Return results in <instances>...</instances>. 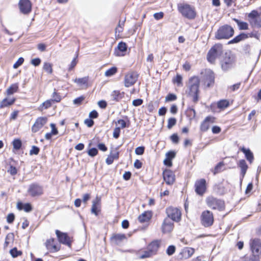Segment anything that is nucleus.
Segmentation results:
<instances>
[{"label": "nucleus", "mask_w": 261, "mask_h": 261, "mask_svg": "<svg viewBox=\"0 0 261 261\" xmlns=\"http://www.w3.org/2000/svg\"><path fill=\"white\" fill-rule=\"evenodd\" d=\"M200 80L197 76H193L189 79L188 84L189 92L190 96L193 97V101L196 103L198 100V92Z\"/></svg>", "instance_id": "1"}, {"label": "nucleus", "mask_w": 261, "mask_h": 261, "mask_svg": "<svg viewBox=\"0 0 261 261\" xmlns=\"http://www.w3.org/2000/svg\"><path fill=\"white\" fill-rule=\"evenodd\" d=\"M220 63L222 70L224 71H227L234 66V57L231 51L226 52L221 58Z\"/></svg>", "instance_id": "2"}, {"label": "nucleus", "mask_w": 261, "mask_h": 261, "mask_svg": "<svg viewBox=\"0 0 261 261\" xmlns=\"http://www.w3.org/2000/svg\"><path fill=\"white\" fill-rule=\"evenodd\" d=\"M178 12L185 17L189 19H193L196 17V12L194 7L186 3L177 4Z\"/></svg>", "instance_id": "3"}, {"label": "nucleus", "mask_w": 261, "mask_h": 261, "mask_svg": "<svg viewBox=\"0 0 261 261\" xmlns=\"http://www.w3.org/2000/svg\"><path fill=\"white\" fill-rule=\"evenodd\" d=\"M234 33V29L228 24L220 27L215 33V38L218 40L228 39L231 37Z\"/></svg>", "instance_id": "4"}, {"label": "nucleus", "mask_w": 261, "mask_h": 261, "mask_svg": "<svg viewBox=\"0 0 261 261\" xmlns=\"http://www.w3.org/2000/svg\"><path fill=\"white\" fill-rule=\"evenodd\" d=\"M160 247V242L159 241L154 240L152 241L148 244L146 250L142 252V254L140 255L139 258L140 259H144L155 255Z\"/></svg>", "instance_id": "5"}, {"label": "nucleus", "mask_w": 261, "mask_h": 261, "mask_svg": "<svg viewBox=\"0 0 261 261\" xmlns=\"http://www.w3.org/2000/svg\"><path fill=\"white\" fill-rule=\"evenodd\" d=\"M205 201L207 206L213 210H217L221 211L224 209V202L213 196L207 197Z\"/></svg>", "instance_id": "6"}, {"label": "nucleus", "mask_w": 261, "mask_h": 261, "mask_svg": "<svg viewBox=\"0 0 261 261\" xmlns=\"http://www.w3.org/2000/svg\"><path fill=\"white\" fill-rule=\"evenodd\" d=\"M222 52V45L220 44L214 45L208 51L207 60L211 63H214L216 58Z\"/></svg>", "instance_id": "7"}, {"label": "nucleus", "mask_w": 261, "mask_h": 261, "mask_svg": "<svg viewBox=\"0 0 261 261\" xmlns=\"http://www.w3.org/2000/svg\"><path fill=\"white\" fill-rule=\"evenodd\" d=\"M201 224L204 227H210L213 224L214 216L212 212L208 210L203 211L201 215Z\"/></svg>", "instance_id": "8"}, {"label": "nucleus", "mask_w": 261, "mask_h": 261, "mask_svg": "<svg viewBox=\"0 0 261 261\" xmlns=\"http://www.w3.org/2000/svg\"><path fill=\"white\" fill-rule=\"evenodd\" d=\"M166 212L167 218L171 219L172 221L178 222L180 220L181 212L178 208L171 206L167 208Z\"/></svg>", "instance_id": "9"}, {"label": "nucleus", "mask_w": 261, "mask_h": 261, "mask_svg": "<svg viewBox=\"0 0 261 261\" xmlns=\"http://www.w3.org/2000/svg\"><path fill=\"white\" fill-rule=\"evenodd\" d=\"M28 194L32 197L39 196L43 194V187L37 183L31 184L28 189Z\"/></svg>", "instance_id": "10"}, {"label": "nucleus", "mask_w": 261, "mask_h": 261, "mask_svg": "<svg viewBox=\"0 0 261 261\" xmlns=\"http://www.w3.org/2000/svg\"><path fill=\"white\" fill-rule=\"evenodd\" d=\"M138 74L136 72L130 71L125 74L124 78V86L129 87L133 86L137 81Z\"/></svg>", "instance_id": "11"}, {"label": "nucleus", "mask_w": 261, "mask_h": 261, "mask_svg": "<svg viewBox=\"0 0 261 261\" xmlns=\"http://www.w3.org/2000/svg\"><path fill=\"white\" fill-rule=\"evenodd\" d=\"M195 191L197 194L202 196L206 192V180L204 178L197 180L195 183Z\"/></svg>", "instance_id": "12"}, {"label": "nucleus", "mask_w": 261, "mask_h": 261, "mask_svg": "<svg viewBox=\"0 0 261 261\" xmlns=\"http://www.w3.org/2000/svg\"><path fill=\"white\" fill-rule=\"evenodd\" d=\"M56 234L60 243L66 245L69 247H71L72 241L67 233L62 232L59 230H56Z\"/></svg>", "instance_id": "13"}, {"label": "nucleus", "mask_w": 261, "mask_h": 261, "mask_svg": "<svg viewBox=\"0 0 261 261\" xmlns=\"http://www.w3.org/2000/svg\"><path fill=\"white\" fill-rule=\"evenodd\" d=\"M18 5L20 12L23 14H28L32 10V4L29 0H20Z\"/></svg>", "instance_id": "14"}, {"label": "nucleus", "mask_w": 261, "mask_h": 261, "mask_svg": "<svg viewBox=\"0 0 261 261\" xmlns=\"http://www.w3.org/2000/svg\"><path fill=\"white\" fill-rule=\"evenodd\" d=\"M164 180L168 185H172L175 180V174L173 171L170 170L166 169L163 173Z\"/></svg>", "instance_id": "15"}, {"label": "nucleus", "mask_w": 261, "mask_h": 261, "mask_svg": "<svg viewBox=\"0 0 261 261\" xmlns=\"http://www.w3.org/2000/svg\"><path fill=\"white\" fill-rule=\"evenodd\" d=\"M47 119L45 117L38 118L32 127L33 133L38 132L47 122Z\"/></svg>", "instance_id": "16"}, {"label": "nucleus", "mask_w": 261, "mask_h": 261, "mask_svg": "<svg viewBox=\"0 0 261 261\" xmlns=\"http://www.w3.org/2000/svg\"><path fill=\"white\" fill-rule=\"evenodd\" d=\"M250 248L253 254H261V240L254 239L251 241Z\"/></svg>", "instance_id": "17"}, {"label": "nucleus", "mask_w": 261, "mask_h": 261, "mask_svg": "<svg viewBox=\"0 0 261 261\" xmlns=\"http://www.w3.org/2000/svg\"><path fill=\"white\" fill-rule=\"evenodd\" d=\"M54 239H50L46 240L45 245L46 249L50 252H56L60 250V247L57 245Z\"/></svg>", "instance_id": "18"}, {"label": "nucleus", "mask_w": 261, "mask_h": 261, "mask_svg": "<svg viewBox=\"0 0 261 261\" xmlns=\"http://www.w3.org/2000/svg\"><path fill=\"white\" fill-rule=\"evenodd\" d=\"M215 119L213 116H207L201 123L200 130L202 132H206L209 129L210 124L215 122Z\"/></svg>", "instance_id": "19"}, {"label": "nucleus", "mask_w": 261, "mask_h": 261, "mask_svg": "<svg viewBox=\"0 0 261 261\" xmlns=\"http://www.w3.org/2000/svg\"><path fill=\"white\" fill-rule=\"evenodd\" d=\"M204 84L207 87H210L214 85L215 82V74L211 70L207 71L204 75Z\"/></svg>", "instance_id": "20"}, {"label": "nucleus", "mask_w": 261, "mask_h": 261, "mask_svg": "<svg viewBox=\"0 0 261 261\" xmlns=\"http://www.w3.org/2000/svg\"><path fill=\"white\" fill-rule=\"evenodd\" d=\"M173 228V223L169 218H166L162 225L163 232L167 233L171 232Z\"/></svg>", "instance_id": "21"}, {"label": "nucleus", "mask_w": 261, "mask_h": 261, "mask_svg": "<svg viewBox=\"0 0 261 261\" xmlns=\"http://www.w3.org/2000/svg\"><path fill=\"white\" fill-rule=\"evenodd\" d=\"M124 92H120L119 90H114L110 94V99L114 102H118L124 97Z\"/></svg>", "instance_id": "22"}, {"label": "nucleus", "mask_w": 261, "mask_h": 261, "mask_svg": "<svg viewBox=\"0 0 261 261\" xmlns=\"http://www.w3.org/2000/svg\"><path fill=\"white\" fill-rule=\"evenodd\" d=\"M126 237L124 234H115L112 236L110 240L112 244L118 245Z\"/></svg>", "instance_id": "23"}, {"label": "nucleus", "mask_w": 261, "mask_h": 261, "mask_svg": "<svg viewBox=\"0 0 261 261\" xmlns=\"http://www.w3.org/2000/svg\"><path fill=\"white\" fill-rule=\"evenodd\" d=\"M238 167L241 169V176L243 178L246 173L248 166L245 160H241L238 163Z\"/></svg>", "instance_id": "24"}, {"label": "nucleus", "mask_w": 261, "mask_h": 261, "mask_svg": "<svg viewBox=\"0 0 261 261\" xmlns=\"http://www.w3.org/2000/svg\"><path fill=\"white\" fill-rule=\"evenodd\" d=\"M240 150L244 153L247 160L251 164L254 160V155L250 149L249 148L246 149L244 147H242L240 148Z\"/></svg>", "instance_id": "25"}, {"label": "nucleus", "mask_w": 261, "mask_h": 261, "mask_svg": "<svg viewBox=\"0 0 261 261\" xmlns=\"http://www.w3.org/2000/svg\"><path fill=\"white\" fill-rule=\"evenodd\" d=\"M119 152L116 149L113 152H111L110 155L106 159V162L108 165H111L113 163L114 160H117L119 158Z\"/></svg>", "instance_id": "26"}, {"label": "nucleus", "mask_w": 261, "mask_h": 261, "mask_svg": "<svg viewBox=\"0 0 261 261\" xmlns=\"http://www.w3.org/2000/svg\"><path fill=\"white\" fill-rule=\"evenodd\" d=\"M151 217V212L145 211L138 217V220L140 222L143 223L149 221Z\"/></svg>", "instance_id": "27"}, {"label": "nucleus", "mask_w": 261, "mask_h": 261, "mask_svg": "<svg viewBox=\"0 0 261 261\" xmlns=\"http://www.w3.org/2000/svg\"><path fill=\"white\" fill-rule=\"evenodd\" d=\"M248 38V35L244 33H241L239 35L236 36L233 39L230 40L228 42V44H233V43H237L239 42L243 41Z\"/></svg>", "instance_id": "28"}, {"label": "nucleus", "mask_w": 261, "mask_h": 261, "mask_svg": "<svg viewBox=\"0 0 261 261\" xmlns=\"http://www.w3.org/2000/svg\"><path fill=\"white\" fill-rule=\"evenodd\" d=\"M195 250L192 248L186 247L182 250L181 255L185 259L190 258L194 253Z\"/></svg>", "instance_id": "29"}, {"label": "nucleus", "mask_w": 261, "mask_h": 261, "mask_svg": "<svg viewBox=\"0 0 261 261\" xmlns=\"http://www.w3.org/2000/svg\"><path fill=\"white\" fill-rule=\"evenodd\" d=\"M89 76H85L82 78H76L74 80V83L78 84L79 86H85L86 88L89 87L88 81Z\"/></svg>", "instance_id": "30"}, {"label": "nucleus", "mask_w": 261, "mask_h": 261, "mask_svg": "<svg viewBox=\"0 0 261 261\" xmlns=\"http://www.w3.org/2000/svg\"><path fill=\"white\" fill-rule=\"evenodd\" d=\"M16 99L13 98L12 99H8V98H4L0 103V109L12 105L15 101Z\"/></svg>", "instance_id": "31"}, {"label": "nucleus", "mask_w": 261, "mask_h": 261, "mask_svg": "<svg viewBox=\"0 0 261 261\" xmlns=\"http://www.w3.org/2000/svg\"><path fill=\"white\" fill-rule=\"evenodd\" d=\"M100 204V199L97 197L92 201V205L91 207V213L94 214L95 216L98 215V206Z\"/></svg>", "instance_id": "32"}, {"label": "nucleus", "mask_w": 261, "mask_h": 261, "mask_svg": "<svg viewBox=\"0 0 261 261\" xmlns=\"http://www.w3.org/2000/svg\"><path fill=\"white\" fill-rule=\"evenodd\" d=\"M117 49H118V50H117L116 49L115 50V55L116 56H120V54L119 53V51H121V52L125 51L127 49V45L125 42L121 41L118 43V44L117 45Z\"/></svg>", "instance_id": "33"}, {"label": "nucleus", "mask_w": 261, "mask_h": 261, "mask_svg": "<svg viewBox=\"0 0 261 261\" xmlns=\"http://www.w3.org/2000/svg\"><path fill=\"white\" fill-rule=\"evenodd\" d=\"M232 20L237 23L240 30H246L248 29V24L246 22L242 21L236 18H232Z\"/></svg>", "instance_id": "34"}, {"label": "nucleus", "mask_w": 261, "mask_h": 261, "mask_svg": "<svg viewBox=\"0 0 261 261\" xmlns=\"http://www.w3.org/2000/svg\"><path fill=\"white\" fill-rule=\"evenodd\" d=\"M252 27L261 28V17L260 16L253 19H248Z\"/></svg>", "instance_id": "35"}, {"label": "nucleus", "mask_w": 261, "mask_h": 261, "mask_svg": "<svg viewBox=\"0 0 261 261\" xmlns=\"http://www.w3.org/2000/svg\"><path fill=\"white\" fill-rule=\"evenodd\" d=\"M18 90V84L15 83L11 85L7 90L6 93L8 95H12L17 92Z\"/></svg>", "instance_id": "36"}, {"label": "nucleus", "mask_w": 261, "mask_h": 261, "mask_svg": "<svg viewBox=\"0 0 261 261\" xmlns=\"http://www.w3.org/2000/svg\"><path fill=\"white\" fill-rule=\"evenodd\" d=\"M53 101L51 99L46 100L38 108L39 110L42 111L43 109H47L50 108L52 105Z\"/></svg>", "instance_id": "37"}, {"label": "nucleus", "mask_w": 261, "mask_h": 261, "mask_svg": "<svg viewBox=\"0 0 261 261\" xmlns=\"http://www.w3.org/2000/svg\"><path fill=\"white\" fill-rule=\"evenodd\" d=\"M224 166V163L223 162H219L215 167L214 169L212 170L214 175L220 173L222 171V168Z\"/></svg>", "instance_id": "38"}, {"label": "nucleus", "mask_w": 261, "mask_h": 261, "mask_svg": "<svg viewBox=\"0 0 261 261\" xmlns=\"http://www.w3.org/2000/svg\"><path fill=\"white\" fill-rule=\"evenodd\" d=\"M14 149L19 150L22 146V142L20 139H14L12 142Z\"/></svg>", "instance_id": "39"}, {"label": "nucleus", "mask_w": 261, "mask_h": 261, "mask_svg": "<svg viewBox=\"0 0 261 261\" xmlns=\"http://www.w3.org/2000/svg\"><path fill=\"white\" fill-rule=\"evenodd\" d=\"M229 106V102L227 100H221L218 102L217 106L218 108L224 109Z\"/></svg>", "instance_id": "40"}, {"label": "nucleus", "mask_w": 261, "mask_h": 261, "mask_svg": "<svg viewBox=\"0 0 261 261\" xmlns=\"http://www.w3.org/2000/svg\"><path fill=\"white\" fill-rule=\"evenodd\" d=\"M117 70L116 67H112L105 72V75L106 76H111L116 73Z\"/></svg>", "instance_id": "41"}, {"label": "nucleus", "mask_w": 261, "mask_h": 261, "mask_svg": "<svg viewBox=\"0 0 261 261\" xmlns=\"http://www.w3.org/2000/svg\"><path fill=\"white\" fill-rule=\"evenodd\" d=\"M10 253L13 257H16L22 254V252L18 251L16 247L11 249Z\"/></svg>", "instance_id": "42"}, {"label": "nucleus", "mask_w": 261, "mask_h": 261, "mask_svg": "<svg viewBox=\"0 0 261 261\" xmlns=\"http://www.w3.org/2000/svg\"><path fill=\"white\" fill-rule=\"evenodd\" d=\"M43 69L49 74L53 72L52 65L49 63L45 62L44 63Z\"/></svg>", "instance_id": "43"}, {"label": "nucleus", "mask_w": 261, "mask_h": 261, "mask_svg": "<svg viewBox=\"0 0 261 261\" xmlns=\"http://www.w3.org/2000/svg\"><path fill=\"white\" fill-rule=\"evenodd\" d=\"M182 76L179 74H177L175 77L173 79V82L176 83L178 86H182Z\"/></svg>", "instance_id": "44"}, {"label": "nucleus", "mask_w": 261, "mask_h": 261, "mask_svg": "<svg viewBox=\"0 0 261 261\" xmlns=\"http://www.w3.org/2000/svg\"><path fill=\"white\" fill-rule=\"evenodd\" d=\"M176 123V119L175 118H170L168 120L167 127L171 129Z\"/></svg>", "instance_id": "45"}, {"label": "nucleus", "mask_w": 261, "mask_h": 261, "mask_svg": "<svg viewBox=\"0 0 261 261\" xmlns=\"http://www.w3.org/2000/svg\"><path fill=\"white\" fill-rule=\"evenodd\" d=\"M77 57H78V54L76 53L75 57L73 58V59L71 61V62L69 66V68H68L69 71L72 70L74 68V67L76 66V65L77 63V61L76 60Z\"/></svg>", "instance_id": "46"}, {"label": "nucleus", "mask_w": 261, "mask_h": 261, "mask_svg": "<svg viewBox=\"0 0 261 261\" xmlns=\"http://www.w3.org/2000/svg\"><path fill=\"white\" fill-rule=\"evenodd\" d=\"M87 153L90 156L94 157L98 154V150L96 148H91L88 150Z\"/></svg>", "instance_id": "47"}, {"label": "nucleus", "mask_w": 261, "mask_h": 261, "mask_svg": "<svg viewBox=\"0 0 261 261\" xmlns=\"http://www.w3.org/2000/svg\"><path fill=\"white\" fill-rule=\"evenodd\" d=\"M259 16H260V14L258 13V12L256 10H252L248 15L249 19H253L254 18L257 17Z\"/></svg>", "instance_id": "48"}, {"label": "nucleus", "mask_w": 261, "mask_h": 261, "mask_svg": "<svg viewBox=\"0 0 261 261\" xmlns=\"http://www.w3.org/2000/svg\"><path fill=\"white\" fill-rule=\"evenodd\" d=\"M175 250H176V248H175V246L170 245L167 248V249L166 250V253L168 255L171 256L175 253Z\"/></svg>", "instance_id": "49"}, {"label": "nucleus", "mask_w": 261, "mask_h": 261, "mask_svg": "<svg viewBox=\"0 0 261 261\" xmlns=\"http://www.w3.org/2000/svg\"><path fill=\"white\" fill-rule=\"evenodd\" d=\"M177 99V96L175 94L172 93H169L166 97L165 100L166 101H174Z\"/></svg>", "instance_id": "50"}, {"label": "nucleus", "mask_w": 261, "mask_h": 261, "mask_svg": "<svg viewBox=\"0 0 261 261\" xmlns=\"http://www.w3.org/2000/svg\"><path fill=\"white\" fill-rule=\"evenodd\" d=\"M52 97H53V99H51V100H53V101H55V102H57L60 101V100L61 99V96L59 95V94H58L56 92L55 89L54 90V92L53 93Z\"/></svg>", "instance_id": "51"}, {"label": "nucleus", "mask_w": 261, "mask_h": 261, "mask_svg": "<svg viewBox=\"0 0 261 261\" xmlns=\"http://www.w3.org/2000/svg\"><path fill=\"white\" fill-rule=\"evenodd\" d=\"M40 151V149L39 147H38L36 146H32V149L30 151V155H37Z\"/></svg>", "instance_id": "52"}, {"label": "nucleus", "mask_w": 261, "mask_h": 261, "mask_svg": "<svg viewBox=\"0 0 261 261\" xmlns=\"http://www.w3.org/2000/svg\"><path fill=\"white\" fill-rule=\"evenodd\" d=\"M145 151V147L144 146H139L135 149V153L137 155H142Z\"/></svg>", "instance_id": "53"}, {"label": "nucleus", "mask_w": 261, "mask_h": 261, "mask_svg": "<svg viewBox=\"0 0 261 261\" xmlns=\"http://www.w3.org/2000/svg\"><path fill=\"white\" fill-rule=\"evenodd\" d=\"M24 62V59L22 57H20L16 62L13 65V68L15 69L17 68L19 66L22 64Z\"/></svg>", "instance_id": "54"}, {"label": "nucleus", "mask_w": 261, "mask_h": 261, "mask_svg": "<svg viewBox=\"0 0 261 261\" xmlns=\"http://www.w3.org/2000/svg\"><path fill=\"white\" fill-rule=\"evenodd\" d=\"M170 139L174 144H177L179 142V137L177 134H173L170 136Z\"/></svg>", "instance_id": "55"}, {"label": "nucleus", "mask_w": 261, "mask_h": 261, "mask_svg": "<svg viewBox=\"0 0 261 261\" xmlns=\"http://www.w3.org/2000/svg\"><path fill=\"white\" fill-rule=\"evenodd\" d=\"M244 261H258V255L252 254L249 257H246Z\"/></svg>", "instance_id": "56"}, {"label": "nucleus", "mask_w": 261, "mask_h": 261, "mask_svg": "<svg viewBox=\"0 0 261 261\" xmlns=\"http://www.w3.org/2000/svg\"><path fill=\"white\" fill-rule=\"evenodd\" d=\"M15 219V215L13 213H10L8 214L7 217V221L9 223H12L13 222Z\"/></svg>", "instance_id": "57"}, {"label": "nucleus", "mask_w": 261, "mask_h": 261, "mask_svg": "<svg viewBox=\"0 0 261 261\" xmlns=\"http://www.w3.org/2000/svg\"><path fill=\"white\" fill-rule=\"evenodd\" d=\"M22 209L26 212H30L32 210V207L31 204L27 203L23 204Z\"/></svg>", "instance_id": "58"}, {"label": "nucleus", "mask_w": 261, "mask_h": 261, "mask_svg": "<svg viewBox=\"0 0 261 261\" xmlns=\"http://www.w3.org/2000/svg\"><path fill=\"white\" fill-rule=\"evenodd\" d=\"M120 133V128L118 127H116L113 131V137L117 139L119 138Z\"/></svg>", "instance_id": "59"}, {"label": "nucleus", "mask_w": 261, "mask_h": 261, "mask_svg": "<svg viewBox=\"0 0 261 261\" xmlns=\"http://www.w3.org/2000/svg\"><path fill=\"white\" fill-rule=\"evenodd\" d=\"M85 97L83 96L79 97L73 100V103L75 105H80L82 103V101L84 100Z\"/></svg>", "instance_id": "60"}, {"label": "nucleus", "mask_w": 261, "mask_h": 261, "mask_svg": "<svg viewBox=\"0 0 261 261\" xmlns=\"http://www.w3.org/2000/svg\"><path fill=\"white\" fill-rule=\"evenodd\" d=\"M175 156V152L173 151H170L166 153V158L168 159L172 160Z\"/></svg>", "instance_id": "61"}, {"label": "nucleus", "mask_w": 261, "mask_h": 261, "mask_svg": "<svg viewBox=\"0 0 261 261\" xmlns=\"http://www.w3.org/2000/svg\"><path fill=\"white\" fill-rule=\"evenodd\" d=\"M8 172L12 175H14L17 173V169L16 167L10 166L9 169L8 170Z\"/></svg>", "instance_id": "62"}, {"label": "nucleus", "mask_w": 261, "mask_h": 261, "mask_svg": "<svg viewBox=\"0 0 261 261\" xmlns=\"http://www.w3.org/2000/svg\"><path fill=\"white\" fill-rule=\"evenodd\" d=\"M143 100L142 99H137L133 101V105L135 107H138L143 103Z\"/></svg>", "instance_id": "63"}, {"label": "nucleus", "mask_w": 261, "mask_h": 261, "mask_svg": "<svg viewBox=\"0 0 261 261\" xmlns=\"http://www.w3.org/2000/svg\"><path fill=\"white\" fill-rule=\"evenodd\" d=\"M153 17L156 20L161 19L164 17V13L162 12L155 13L153 14Z\"/></svg>", "instance_id": "64"}]
</instances>
